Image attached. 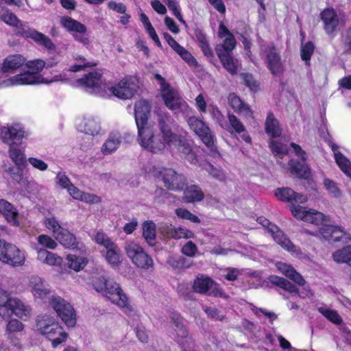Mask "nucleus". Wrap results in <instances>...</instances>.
<instances>
[{"label": "nucleus", "mask_w": 351, "mask_h": 351, "mask_svg": "<svg viewBox=\"0 0 351 351\" xmlns=\"http://www.w3.org/2000/svg\"><path fill=\"white\" fill-rule=\"evenodd\" d=\"M26 58L21 54L10 55L6 57L2 64L3 73H12L24 65Z\"/></svg>", "instance_id": "33"}, {"label": "nucleus", "mask_w": 351, "mask_h": 351, "mask_svg": "<svg viewBox=\"0 0 351 351\" xmlns=\"http://www.w3.org/2000/svg\"><path fill=\"white\" fill-rule=\"evenodd\" d=\"M206 171L212 176L213 178L217 179L219 181H223L226 179V175L224 172L219 168L215 167L210 164L206 165L205 167Z\"/></svg>", "instance_id": "62"}, {"label": "nucleus", "mask_w": 351, "mask_h": 351, "mask_svg": "<svg viewBox=\"0 0 351 351\" xmlns=\"http://www.w3.org/2000/svg\"><path fill=\"white\" fill-rule=\"evenodd\" d=\"M165 3L167 4L168 8L171 10L175 16L184 25H186L185 21L183 19L180 10L176 0H165Z\"/></svg>", "instance_id": "63"}, {"label": "nucleus", "mask_w": 351, "mask_h": 351, "mask_svg": "<svg viewBox=\"0 0 351 351\" xmlns=\"http://www.w3.org/2000/svg\"><path fill=\"white\" fill-rule=\"evenodd\" d=\"M265 128L266 133L272 138L278 137L281 134L282 129L278 121L274 117L272 112L267 114Z\"/></svg>", "instance_id": "41"}, {"label": "nucleus", "mask_w": 351, "mask_h": 351, "mask_svg": "<svg viewBox=\"0 0 351 351\" xmlns=\"http://www.w3.org/2000/svg\"><path fill=\"white\" fill-rule=\"evenodd\" d=\"M43 224L55 238L65 230L54 216L46 217L43 220Z\"/></svg>", "instance_id": "45"}, {"label": "nucleus", "mask_w": 351, "mask_h": 351, "mask_svg": "<svg viewBox=\"0 0 351 351\" xmlns=\"http://www.w3.org/2000/svg\"><path fill=\"white\" fill-rule=\"evenodd\" d=\"M331 148L338 167L346 176L351 178V162L339 152L337 145L332 144Z\"/></svg>", "instance_id": "39"}, {"label": "nucleus", "mask_w": 351, "mask_h": 351, "mask_svg": "<svg viewBox=\"0 0 351 351\" xmlns=\"http://www.w3.org/2000/svg\"><path fill=\"white\" fill-rule=\"evenodd\" d=\"M291 147L293 148L295 155L301 159L302 163L295 160H291L289 162V171L298 178H309L311 176V171L308 166L305 163L307 158L306 152L300 145L294 143H291Z\"/></svg>", "instance_id": "14"}, {"label": "nucleus", "mask_w": 351, "mask_h": 351, "mask_svg": "<svg viewBox=\"0 0 351 351\" xmlns=\"http://www.w3.org/2000/svg\"><path fill=\"white\" fill-rule=\"evenodd\" d=\"M324 187L328 193V195L335 199H340L343 195V192L339 188L338 184L334 180L325 178L323 180Z\"/></svg>", "instance_id": "47"}, {"label": "nucleus", "mask_w": 351, "mask_h": 351, "mask_svg": "<svg viewBox=\"0 0 351 351\" xmlns=\"http://www.w3.org/2000/svg\"><path fill=\"white\" fill-rule=\"evenodd\" d=\"M314 45L310 41L305 44L302 43L301 45V58L306 62L307 65L309 64V61L314 52Z\"/></svg>", "instance_id": "57"}, {"label": "nucleus", "mask_w": 351, "mask_h": 351, "mask_svg": "<svg viewBox=\"0 0 351 351\" xmlns=\"http://www.w3.org/2000/svg\"><path fill=\"white\" fill-rule=\"evenodd\" d=\"M67 192L73 199L87 204H95L101 202V198L99 196L93 193L84 192L74 185H73Z\"/></svg>", "instance_id": "36"}, {"label": "nucleus", "mask_w": 351, "mask_h": 351, "mask_svg": "<svg viewBox=\"0 0 351 351\" xmlns=\"http://www.w3.org/2000/svg\"><path fill=\"white\" fill-rule=\"evenodd\" d=\"M160 231L167 237L175 239H190L194 237L192 231L181 227L175 228L171 225H165L160 228Z\"/></svg>", "instance_id": "31"}, {"label": "nucleus", "mask_w": 351, "mask_h": 351, "mask_svg": "<svg viewBox=\"0 0 351 351\" xmlns=\"http://www.w3.org/2000/svg\"><path fill=\"white\" fill-rule=\"evenodd\" d=\"M76 86L100 97L109 96V84L98 71L90 72L76 81Z\"/></svg>", "instance_id": "6"}, {"label": "nucleus", "mask_w": 351, "mask_h": 351, "mask_svg": "<svg viewBox=\"0 0 351 351\" xmlns=\"http://www.w3.org/2000/svg\"><path fill=\"white\" fill-rule=\"evenodd\" d=\"M8 310V317L6 319L14 314L23 320H27L32 314L31 306L18 298H13Z\"/></svg>", "instance_id": "23"}, {"label": "nucleus", "mask_w": 351, "mask_h": 351, "mask_svg": "<svg viewBox=\"0 0 351 351\" xmlns=\"http://www.w3.org/2000/svg\"><path fill=\"white\" fill-rule=\"evenodd\" d=\"M29 165L34 169L40 171H45L48 169V165L43 160L36 158V157H29L27 159Z\"/></svg>", "instance_id": "64"}, {"label": "nucleus", "mask_w": 351, "mask_h": 351, "mask_svg": "<svg viewBox=\"0 0 351 351\" xmlns=\"http://www.w3.org/2000/svg\"><path fill=\"white\" fill-rule=\"evenodd\" d=\"M321 19L324 23V29L328 34H332L339 24L336 12L332 8H326L321 13Z\"/></svg>", "instance_id": "32"}, {"label": "nucleus", "mask_w": 351, "mask_h": 351, "mask_svg": "<svg viewBox=\"0 0 351 351\" xmlns=\"http://www.w3.org/2000/svg\"><path fill=\"white\" fill-rule=\"evenodd\" d=\"M106 261L112 267H119L123 261L121 252L118 245L114 243L113 245L101 252Z\"/></svg>", "instance_id": "35"}, {"label": "nucleus", "mask_w": 351, "mask_h": 351, "mask_svg": "<svg viewBox=\"0 0 351 351\" xmlns=\"http://www.w3.org/2000/svg\"><path fill=\"white\" fill-rule=\"evenodd\" d=\"M188 124L190 128L201 138L202 141L214 154L218 155L215 147V136L210 128L203 122L195 117L189 118Z\"/></svg>", "instance_id": "13"}, {"label": "nucleus", "mask_w": 351, "mask_h": 351, "mask_svg": "<svg viewBox=\"0 0 351 351\" xmlns=\"http://www.w3.org/2000/svg\"><path fill=\"white\" fill-rule=\"evenodd\" d=\"M17 146H9L8 155L16 166L19 167L25 165L27 159L24 151L18 148Z\"/></svg>", "instance_id": "43"}, {"label": "nucleus", "mask_w": 351, "mask_h": 351, "mask_svg": "<svg viewBox=\"0 0 351 351\" xmlns=\"http://www.w3.org/2000/svg\"><path fill=\"white\" fill-rule=\"evenodd\" d=\"M153 175L161 178L165 186L171 191L182 190L186 185L185 178L173 169L154 167Z\"/></svg>", "instance_id": "11"}, {"label": "nucleus", "mask_w": 351, "mask_h": 351, "mask_svg": "<svg viewBox=\"0 0 351 351\" xmlns=\"http://www.w3.org/2000/svg\"><path fill=\"white\" fill-rule=\"evenodd\" d=\"M180 142H177L178 149L180 152H182L186 157V159L191 164H195L197 162V157L194 152H192L190 145L188 143L184 142L180 139Z\"/></svg>", "instance_id": "53"}, {"label": "nucleus", "mask_w": 351, "mask_h": 351, "mask_svg": "<svg viewBox=\"0 0 351 351\" xmlns=\"http://www.w3.org/2000/svg\"><path fill=\"white\" fill-rule=\"evenodd\" d=\"M0 261L12 267L25 264V255L15 245L0 240Z\"/></svg>", "instance_id": "12"}, {"label": "nucleus", "mask_w": 351, "mask_h": 351, "mask_svg": "<svg viewBox=\"0 0 351 351\" xmlns=\"http://www.w3.org/2000/svg\"><path fill=\"white\" fill-rule=\"evenodd\" d=\"M21 29L19 31L25 38H30L37 45L42 46L48 50H53L55 45L51 39L45 34L34 29H26L25 26L21 25Z\"/></svg>", "instance_id": "24"}, {"label": "nucleus", "mask_w": 351, "mask_h": 351, "mask_svg": "<svg viewBox=\"0 0 351 351\" xmlns=\"http://www.w3.org/2000/svg\"><path fill=\"white\" fill-rule=\"evenodd\" d=\"M257 221L265 228L274 240L282 248L290 252L295 251L294 245L276 225L271 223L268 219L263 217H258Z\"/></svg>", "instance_id": "16"}, {"label": "nucleus", "mask_w": 351, "mask_h": 351, "mask_svg": "<svg viewBox=\"0 0 351 351\" xmlns=\"http://www.w3.org/2000/svg\"><path fill=\"white\" fill-rule=\"evenodd\" d=\"M156 225L152 221H145L143 224V236L149 245H153L156 239Z\"/></svg>", "instance_id": "51"}, {"label": "nucleus", "mask_w": 351, "mask_h": 351, "mask_svg": "<svg viewBox=\"0 0 351 351\" xmlns=\"http://www.w3.org/2000/svg\"><path fill=\"white\" fill-rule=\"evenodd\" d=\"M66 260L68 261L69 267L75 271L83 269L88 263L87 258L77 256L74 254H69L66 256Z\"/></svg>", "instance_id": "49"}, {"label": "nucleus", "mask_w": 351, "mask_h": 351, "mask_svg": "<svg viewBox=\"0 0 351 351\" xmlns=\"http://www.w3.org/2000/svg\"><path fill=\"white\" fill-rule=\"evenodd\" d=\"M138 89V80L136 77L128 76L120 80L114 86L109 84V96L113 95L122 99H131Z\"/></svg>", "instance_id": "10"}, {"label": "nucleus", "mask_w": 351, "mask_h": 351, "mask_svg": "<svg viewBox=\"0 0 351 351\" xmlns=\"http://www.w3.org/2000/svg\"><path fill=\"white\" fill-rule=\"evenodd\" d=\"M60 22L76 41L85 46L89 45L90 39L87 34V28L84 24L69 16L61 17Z\"/></svg>", "instance_id": "15"}, {"label": "nucleus", "mask_w": 351, "mask_h": 351, "mask_svg": "<svg viewBox=\"0 0 351 351\" xmlns=\"http://www.w3.org/2000/svg\"><path fill=\"white\" fill-rule=\"evenodd\" d=\"M332 258L337 263H351V245L335 251L332 254Z\"/></svg>", "instance_id": "52"}, {"label": "nucleus", "mask_w": 351, "mask_h": 351, "mask_svg": "<svg viewBox=\"0 0 351 351\" xmlns=\"http://www.w3.org/2000/svg\"><path fill=\"white\" fill-rule=\"evenodd\" d=\"M55 180L56 184H58L60 188L66 189L67 191L73 185L64 172H58L56 174Z\"/></svg>", "instance_id": "59"}, {"label": "nucleus", "mask_w": 351, "mask_h": 351, "mask_svg": "<svg viewBox=\"0 0 351 351\" xmlns=\"http://www.w3.org/2000/svg\"><path fill=\"white\" fill-rule=\"evenodd\" d=\"M74 60L76 61V63L73 65H71L68 71L70 72H77L81 71L82 69L86 66H91L95 65V64H91L89 62H87L86 59L80 55H75L73 57Z\"/></svg>", "instance_id": "56"}, {"label": "nucleus", "mask_w": 351, "mask_h": 351, "mask_svg": "<svg viewBox=\"0 0 351 351\" xmlns=\"http://www.w3.org/2000/svg\"><path fill=\"white\" fill-rule=\"evenodd\" d=\"M27 289L35 300H45L49 297L51 290L44 279L38 276H32L28 280Z\"/></svg>", "instance_id": "19"}, {"label": "nucleus", "mask_w": 351, "mask_h": 351, "mask_svg": "<svg viewBox=\"0 0 351 351\" xmlns=\"http://www.w3.org/2000/svg\"><path fill=\"white\" fill-rule=\"evenodd\" d=\"M317 311L326 319L336 325H341L343 321L338 312L326 306H322L317 308Z\"/></svg>", "instance_id": "44"}, {"label": "nucleus", "mask_w": 351, "mask_h": 351, "mask_svg": "<svg viewBox=\"0 0 351 351\" xmlns=\"http://www.w3.org/2000/svg\"><path fill=\"white\" fill-rule=\"evenodd\" d=\"M56 239L66 248L82 250L84 247L83 244L79 243L75 236L66 229L56 236Z\"/></svg>", "instance_id": "37"}, {"label": "nucleus", "mask_w": 351, "mask_h": 351, "mask_svg": "<svg viewBox=\"0 0 351 351\" xmlns=\"http://www.w3.org/2000/svg\"><path fill=\"white\" fill-rule=\"evenodd\" d=\"M218 36L221 40V43L215 48L217 56L231 53L236 47L237 41L232 33L223 23L219 24Z\"/></svg>", "instance_id": "17"}, {"label": "nucleus", "mask_w": 351, "mask_h": 351, "mask_svg": "<svg viewBox=\"0 0 351 351\" xmlns=\"http://www.w3.org/2000/svg\"><path fill=\"white\" fill-rule=\"evenodd\" d=\"M261 55L265 58L267 69L273 75L278 76L283 73L285 67L278 50L273 43L261 45Z\"/></svg>", "instance_id": "9"}, {"label": "nucleus", "mask_w": 351, "mask_h": 351, "mask_svg": "<svg viewBox=\"0 0 351 351\" xmlns=\"http://www.w3.org/2000/svg\"><path fill=\"white\" fill-rule=\"evenodd\" d=\"M37 241L40 245L49 250H55L58 246L56 241L47 234L39 235Z\"/></svg>", "instance_id": "58"}, {"label": "nucleus", "mask_w": 351, "mask_h": 351, "mask_svg": "<svg viewBox=\"0 0 351 351\" xmlns=\"http://www.w3.org/2000/svg\"><path fill=\"white\" fill-rule=\"evenodd\" d=\"M160 132L154 131L149 126L140 128L137 141L144 149L152 154H162L167 148L177 145L180 137L172 132L173 120L167 112H160L158 114Z\"/></svg>", "instance_id": "1"}, {"label": "nucleus", "mask_w": 351, "mask_h": 351, "mask_svg": "<svg viewBox=\"0 0 351 351\" xmlns=\"http://www.w3.org/2000/svg\"><path fill=\"white\" fill-rule=\"evenodd\" d=\"M0 136L8 146L19 145L25 136V132L20 124L8 125L1 128Z\"/></svg>", "instance_id": "18"}, {"label": "nucleus", "mask_w": 351, "mask_h": 351, "mask_svg": "<svg viewBox=\"0 0 351 351\" xmlns=\"http://www.w3.org/2000/svg\"><path fill=\"white\" fill-rule=\"evenodd\" d=\"M51 306L67 327L73 328L77 323V317L73 306L58 295H53L49 301Z\"/></svg>", "instance_id": "8"}, {"label": "nucleus", "mask_w": 351, "mask_h": 351, "mask_svg": "<svg viewBox=\"0 0 351 351\" xmlns=\"http://www.w3.org/2000/svg\"><path fill=\"white\" fill-rule=\"evenodd\" d=\"M270 281L271 283L279 286L291 293H298V290L295 285L283 278L276 276H271Z\"/></svg>", "instance_id": "54"}, {"label": "nucleus", "mask_w": 351, "mask_h": 351, "mask_svg": "<svg viewBox=\"0 0 351 351\" xmlns=\"http://www.w3.org/2000/svg\"><path fill=\"white\" fill-rule=\"evenodd\" d=\"M0 213L10 226H20V215L17 208L5 199H0Z\"/></svg>", "instance_id": "26"}, {"label": "nucleus", "mask_w": 351, "mask_h": 351, "mask_svg": "<svg viewBox=\"0 0 351 351\" xmlns=\"http://www.w3.org/2000/svg\"><path fill=\"white\" fill-rule=\"evenodd\" d=\"M151 109L150 103L145 99L138 101L134 106V117L138 130L147 127V120Z\"/></svg>", "instance_id": "27"}, {"label": "nucleus", "mask_w": 351, "mask_h": 351, "mask_svg": "<svg viewBox=\"0 0 351 351\" xmlns=\"http://www.w3.org/2000/svg\"><path fill=\"white\" fill-rule=\"evenodd\" d=\"M155 79L160 86V94L166 106L177 113H188L189 106L180 97L178 92L167 83L164 77L159 74L155 75Z\"/></svg>", "instance_id": "5"}, {"label": "nucleus", "mask_w": 351, "mask_h": 351, "mask_svg": "<svg viewBox=\"0 0 351 351\" xmlns=\"http://www.w3.org/2000/svg\"><path fill=\"white\" fill-rule=\"evenodd\" d=\"M34 250L37 252V259L50 266H60L63 259L56 254L52 253L43 248L35 247Z\"/></svg>", "instance_id": "34"}, {"label": "nucleus", "mask_w": 351, "mask_h": 351, "mask_svg": "<svg viewBox=\"0 0 351 351\" xmlns=\"http://www.w3.org/2000/svg\"><path fill=\"white\" fill-rule=\"evenodd\" d=\"M276 266L282 274L294 281L295 283L299 285H304L305 281L302 276L298 273L292 266L282 262H278L276 264Z\"/></svg>", "instance_id": "40"}, {"label": "nucleus", "mask_w": 351, "mask_h": 351, "mask_svg": "<svg viewBox=\"0 0 351 351\" xmlns=\"http://www.w3.org/2000/svg\"><path fill=\"white\" fill-rule=\"evenodd\" d=\"M204 195L202 190L196 185L186 188L184 192V199L186 202H195L203 199Z\"/></svg>", "instance_id": "46"}, {"label": "nucleus", "mask_w": 351, "mask_h": 351, "mask_svg": "<svg viewBox=\"0 0 351 351\" xmlns=\"http://www.w3.org/2000/svg\"><path fill=\"white\" fill-rule=\"evenodd\" d=\"M170 327L173 331L169 330V332L176 339L178 343L184 344V339H186L185 341L189 340V338L187 337V330L183 324L182 317L179 315L173 314L172 315Z\"/></svg>", "instance_id": "30"}, {"label": "nucleus", "mask_w": 351, "mask_h": 351, "mask_svg": "<svg viewBox=\"0 0 351 351\" xmlns=\"http://www.w3.org/2000/svg\"><path fill=\"white\" fill-rule=\"evenodd\" d=\"M193 290L199 293L208 294L215 297H222L223 293L210 278H197L193 285Z\"/></svg>", "instance_id": "21"}, {"label": "nucleus", "mask_w": 351, "mask_h": 351, "mask_svg": "<svg viewBox=\"0 0 351 351\" xmlns=\"http://www.w3.org/2000/svg\"><path fill=\"white\" fill-rule=\"evenodd\" d=\"M121 142V134L118 132H111L103 144L101 152L104 155H109L114 152Z\"/></svg>", "instance_id": "38"}, {"label": "nucleus", "mask_w": 351, "mask_h": 351, "mask_svg": "<svg viewBox=\"0 0 351 351\" xmlns=\"http://www.w3.org/2000/svg\"><path fill=\"white\" fill-rule=\"evenodd\" d=\"M91 283L97 293L106 296L112 304L121 308L125 313L130 314L134 311L130 298L117 282L108 281L102 276H93Z\"/></svg>", "instance_id": "3"}, {"label": "nucleus", "mask_w": 351, "mask_h": 351, "mask_svg": "<svg viewBox=\"0 0 351 351\" xmlns=\"http://www.w3.org/2000/svg\"><path fill=\"white\" fill-rule=\"evenodd\" d=\"M228 123H226L227 128H224L230 133L241 134V138L247 143H251L252 138L246 131L245 127L239 119L232 113L228 114Z\"/></svg>", "instance_id": "29"}, {"label": "nucleus", "mask_w": 351, "mask_h": 351, "mask_svg": "<svg viewBox=\"0 0 351 351\" xmlns=\"http://www.w3.org/2000/svg\"><path fill=\"white\" fill-rule=\"evenodd\" d=\"M0 18L3 22L10 25L17 27L20 23L17 17L8 10H3L0 14Z\"/></svg>", "instance_id": "60"}, {"label": "nucleus", "mask_w": 351, "mask_h": 351, "mask_svg": "<svg viewBox=\"0 0 351 351\" xmlns=\"http://www.w3.org/2000/svg\"><path fill=\"white\" fill-rule=\"evenodd\" d=\"M176 215L181 219H187L193 223H199L200 220L196 215L191 213L185 208H177L176 210Z\"/></svg>", "instance_id": "61"}, {"label": "nucleus", "mask_w": 351, "mask_h": 351, "mask_svg": "<svg viewBox=\"0 0 351 351\" xmlns=\"http://www.w3.org/2000/svg\"><path fill=\"white\" fill-rule=\"evenodd\" d=\"M225 69L232 75L237 73L240 65L239 61L233 58L230 53L218 56Z\"/></svg>", "instance_id": "48"}, {"label": "nucleus", "mask_w": 351, "mask_h": 351, "mask_svg": "<svg viewBox=\"0 0 351 351\" xmlns=\"http://www.w3.org/2000/svg\"><path fill=\"white\" fill-rule=\"evenodd\" d=\"M124 250L128 258L137 267L144 269L153 267L152 258L136 242L131 240L127 241L124 245Z\"/></svg>", "instance_id": "7"}, {"label": "nucleus", "mask_w": 351, "mask_h": 351, "mask_svg": "<svg viewBox=\"0 0 351 351\" xmlns=\"http://www.w3.org/2000/svg\"><path fill=\"white\" fill-rule=\"evenodd\" d=\"M76 127L78 131L87 135L97 136L104 134L99 119L93 116H84L77 119Z\"/></svg>", "instance_id": "20"}, {"label": "nucleus", "mask_w": 351, "mask_h": 351, "mask_svg": "<svg viewBox=\"0 0 351 351\" xmlns=\"http://www.w3.org/2000/svg\"><path fill=\"white\" fill-rule=\"evenodd\" d=\"M291 213L296 219L317 226L319 234L329 242L347 243L350 240V237L342 228L328 225L329 217L322 213L304 206H292Z\"/></svg>", "instance_id": "2"}, {"label": "nucleus", "mask_w": 351, "mask_h": 351, "mask_svg": "<svg viewBox=\"0 0 351 351\" xmlns=\"http://www.w3.org/2000/svg\"><path fill=\"white\" fill-rule=\"evenodd\" d=\"M275 196L278 199L290 203V210L291 211L292 206H296L295 203L302 204L305 203L308 198L306 195L295 193L290 188L283 187L278 188L275 191ZM297 206H300L298 205Z\"/></svg>", "instance_id": "22"}, {"label": "nucleus", "mask_w": 351, "mask_h": 351, "mask_svg": "<svg viewBox=\"0 0 351 351\" xmlns=\"http://www.w3.org/2000/svg\"><path fill=\"white\" fill-rule=\"evenodd\" d=\"M37 330L51 341L53 348L66 341L68 334L60 324L51 315H44L37 317Z\"/></svg>", "instance_id": "4"}, {"label": "nucleus", "mask_w": 351, "mask_h": 351, "mask_svg": "<svg viewBox=\"0 0 351 351\" xmlns=\"http://www.w3.org/2000/svg\"><path fill=\"white\" fill-rule=\"evenodd\" d=\"M228 100L229 105L235 112L244 119H254V112L251 107L235 93L229 94Z\"/></svg>", "instance_id": "28"}, {"label": "nucleus", "mask_w": 351, "mask_h": 351, "mask_svg": "<svg viewBox=\"0 0 351 351\" xmlns=\"http://www.w3.org/2000/svg\"><path fill=\"white\" fill-rule=\"evenodd\" d=\"M95 242L104 247L106 250L113 245L115 243L103 232H97L93 237Z\"/></svg>", "instance_id": "55"}, {"label": "nucleus", "mask_w": 351, "mask_h": 351, "mask_svg": "<svg viewBox=\"0 0 351 351\" xmlns=\"http://www.w3.org/2000/svg\"><path fill=\"white\" fill-rule=\"evenodd\" d=\"M269 147L272 153L278 158V162L282 166V168H285V165L282 163L279 159H282V156L287 155L288 153V146L277 140H271L269 142Z\"/></svg>", "instance_id": "42"}, {"label": "nucleus", "mask_w": 351, "mask_h": 351, "mask_svg": "<svg viewBox=\"0 0 351 351\" xmlns=\"http://www.w3.org/2000/svg\"><path fill=\"white\" fill-rule=\"evenodd\" d=\"M164 38L172 49L178 53L180 58L190 66H197V62L193 56L186 50L184 47L181 46L171 35L168 33L163 34Z\"/></svg>", "instance_id": "25"}, {"label": "nucleus", "mask_w": 351, "mask_h": 351, "mask_svg": "<svg viewBox=\"0 0 351 351\" xmlns=\"http://www.w3.org/2000/svg\"><path fill=\"white\" fill-rule=\"evenodd\" d=\"M12 299L8 291L0 286V316L3 318L8 317V308Z\"/></svg>", "instance_id": "50"}]
</instances>
